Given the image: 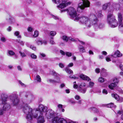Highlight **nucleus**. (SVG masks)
Segmentation results:
<instances>
[{
  "label": "nucleus",
  "instance_id": "obj_1",
  "mask_svg": "<svg viewBox=\"0 0 123 123\" xmlns=\"http://www.w3.org/2000/svg\"><path fill=\"white\" fill-rule=\"evenodd\" d=\"M81 20V22L84 23L83 24L87 27H90L93 25L96 28H102L104 26L103 24L99 22L95 14L91 15L89 18L83 17Z\"/></svg>",
  "mask_w": 123,
  "mask_h": 123
},
{
  "label": "nucleus",
  "instance_id": "obj_2",
  "mask_svg": "<svg viewBox=\"0 0 123 123\" xmlns=\"http://www.w3.org/2000/svg\"><path fill=\"white\" fill-rule=\"evenodd\" d=\"M47 108L42 104H40L38 106V109H36L35 112L36 114L38 116V118L37 123H44L45 120L44 118L45 113L47 111Z\"/></svg>",
  "mask_w": 123,
  "mask_h": 123
},
{
  "label": "nucleus",
  "instance_id": "obj_3",
  "mask_svg": "<svg viewBox=\"0 0 123 123\" xmlns=\"http://www.w3.org/2000/svg\"><path fill=\"white\" fill-rule=\"evenodd\" d=\"M67 11L68 14H69L71 19L74 20V21L79 20L80 22L83 24L84 23H82L81 21V19L83 17H87L85 16H81L78 17L76 10L73 7H69L67 9L62 10L61 11V12Z\"/></svg>",
  "mask_w": 123,
  "mask_h": 123
},
{
  "label": "nucleus",
  "instance_id": "obj_4",
  "mask_svg": "<svg viewBox=\"0 0 123 123\" xmlns=\"http://www.w3.org/2000/svg\"><path fill=\"white\" fill-rule=\"evenodd\" d=\"M23 110L26 114V118L28 120H31L33 117L36 118L37 117V115L36 114L35 112L33 113L34 110L27 105L23 107Z\"/></svg>",
  "mask_w": 123,
  "mask_h": 123
},
{
  "label": "nucleus",
  "instance_id": "obj_5",
  "mask_svg": "<svg viewBox=\"0 0 123 123\" xmlns=\"http://www.w3.org/2000/svg\"><path fill=\"white\" fill-rule=\"evenodd\" d=\"M107 22L109 26L114 28L117 26L118 23L115 16L112 14H109L107 16Z\"/></svg>",
  "mask_w": 123,
  "mask_h": 123
},
{
  "label": "nucleus",
  "instance_id": "obj_6",
  "mask_svg": "<svg viewBox=\"0 0 123 123\" xmlns=\"http://www.w3.org/2000/svg\"><path fill=\"white\" fill-rule=\"evenodd\" d=\"M90 2L88 0H81L78 4L77 11L79 12H82L86 7H89Z\"/></svg>",
  "mask_w": 123,
  "mask_h": 123
},
{
  "label": "nucleus",
  "instance_id": "obj_7",
  "mask_svg": "<svg viewBox=\"0 0 123 123\" xmlns=\"http://www.w3.org/2000/svg\"><path fill=\"white\" fill-rule=\"evenodd\" d=\"M7 97L6 95L3 94H1L0 98V104H4L3 109L5 111L8 110L10 108L9 104L6 102L7 101Z\"/></svg>",
  "mask_w": 123,
  "mask_h": 123
},
{
  "label": "nucleus",
  "instance_id": "obj_8",
  "mask_svg": "<svg viewBox=\"0 0 123 123\" xmlns=\"http://www.w3.org/2000/svg\"><path fill=\"white\" fill-rule=\"evenodd\" d=\"M118 28L119 30L123 33V22L122 15L120 13H118Z\"/></svg>",
  "mask_w": 123,
  "mask_h": 123
},
{
  "label": "nucleus",
  "instance_id": "obj_9",
  "mask_svg": "<svg viewBox=\"0 0 123 123\" xmlns=\"http://www.w3.org/2000/svg\"><path fill=\"white\" fill-rule=\"evenodd\" d=\"M52 123H68V120L56 117L52 119Z\"/></svg>",
  "mask_w": 123,
  "mask_h": 123
},
{
  "label": "nucleus",
  "instance_id": "obj_10",
  "mask_svg": "<svg viewBox=\"0 0 123 123\" xmlns=\"http://www.w3.org/2000/svg\"><path fill=\"white\" fill-rule=\"evenodd\" d=\"M10 98L12 103L14 105H16L18 104L19 102V99L16 94H12L10 95Z\"/></svg>",
  "mask_w": 123,
  "mask_h": 123
},
{
  "label": "nucleus",
  "instance_id": "obj_11",
  "mask_svg": "<svg viewBox=\"0 0 123 123\" xmlns=\"http://www.w3.org/2000/svg\"><path fill=\"white\" fill-rule=\"evenodd\" d=\"M61 0L62 3L60 4L59 5L57 6L58 8H63L70 5L71 3L70 2H68V0Z\"/></svg>",
  "mask_w": 123,
  "mask_h": 123
},
{
  "label": "nucleus",
  "instance_id": "obj_12",
  "mask_svg": "<svg viewBox=\"0 0 123 123\" xmlns=\"http://www.w3.org/2000/svg\"><path fill=\"white\" fill-rule=\"evenodd\" d=\"M55 113L54 111L52 110H49L47 111L45 113V116L47 118L50 119L54 117L55 116Z\"/></svg>",
  "mask_w": 123,
  "mask_h": 123
},
{
  "label": "nucleus",
  "instance_id": "obj_13",
  "mask_svg": "<svg viewBox=\"0 0 123 123\" xmlns=\"http://www.w3.org/2000/svg\"><path fill=\"white\" fill-rule=\"evenodd\" d=\"M25 97L27 98V100L24 101V104L25 103H29L33 100L34 99V97L32 94L29 93L28 95L26 94L25 95Z\"/></svg>",
  "mask_w": 123,
  "mask_h": 123
},
{
  "label": "nucleus",
  "instance_id": "obj_14",
  "mask_svg": "<svg viewBox=\"0 0 123 123\" xmlns=\"http://www.w3.org/2000/svg\"><path fill=\"white\" fill-rule=\"evenodd\" d=\"M123 55L121 53L119 50H117L114 53L111 55V56L113 57H121Z\"/></svg>",
  "mask_w": 123,
  "mask_h": 123
},
{
  "label": "nucleus",
  "instance_id": "obj_15",
  "mask_svg": "<svg viewBox=\"0 0 123 123\" xmlns=\"http://www.w3.org/2000/svg\"><path fill=\"white\" fill-rule=\"evenodd\" d=\"M6 20L10 24H13L14 23L15 20L11 16L8 15L6 18Z\"/></svg>",
  "mask_w": 123,
  "mask_h": 123
},
{
  "label": "nucleus",
  "instance_id": "obj_16",
  "mask_svg": "<svg viewBox=\"0 0 123 123\" xmlns=\"http://www.w3.org/2000/svg\"><path fill=\"white\" fill-rule=\"evenodd\" d=\"M56 79H57V80H54L51 79H49L47 80V81L49 82L50 83H59L60 82V79L59 78L56 77Z\"/></svg>",
  "mask_w": 123,
  "mask_h": 123
},
{
  "label": "nucleus",
  "instance_id": "obj_17",
  "mask_svg": "<svg viewBox=\"0 0 123 123\" xmlns=\"http://www.w3.org/2000/svg\"><path fill=\"white\" fill-rule=\"evenodd\" d=\"M113 8H112V10L113 11L114 9H115L116 10H118L120 9V5H119L113 3L112 4Z\"/></svg>",
  "mask_w": 123,
  "mask_h": 123
},
{
  "label": "nucleus",
  "instance_id": "obj_18",
  "mask_svg": "<svg viewBox=\"0 0 123 123\" xmlns=\"http://www.w3.org/2000/svg\"><path fill=\"white\" fill-rule=\"evenodd\" d=\"M80 77L83 80H86L87 81H90L91 80L88 76L83 74L80 75Z\"/></svg>",
  "mask_w": 123,
  "mask_h": 123
},
{
  "label": "nucleus",
  "instance_id": "obj_19",
  "mask_svg": "<svg viewBox=\"0 0 123 123\" xmlns=\"http://www.w3.org/2000/svg\"><path fill=\"white\" fill-rule=\"evenodd\" d=\"M78 47L79 51L80 53H82L85 52V49L83 46L80 45H79Z\"/></svg>",
  "mask_w": 123,
  "mask_h": 123
},
{
  "label": "nucleus",
  "instance_id": "obj_20",
  "mask_svg": "<svg viewBox=\"0 0 123 123\" xmlns=\"http://www.w3.org/2000/svg\"><path fill=\"white\" fill-rule=\"evenodd\" d=\"M89 111L91 112L93 111L94 112L98 113L99 112V110L97 109L94 107H91L89 109Z\"/></svg>",
  "mask_w": 123,
  "mask_h": 123
},
{
  "label": "nucleus",
  "instance_id": "obj_21",
  "mask_svg": "<svg viewBox=\"0 0 123 123\" xmlns=\"http://www.w3.org/2000/svg\"><path fill=\"white\" fill-rule=\"evenodd\" d=\"M110 5V2L107 3H105L102 6V9L103 10H105L107 9L108 6H109Z\"/></svg>",
  "mask_w": 123,
  "mask_h": 123
},
{
  "label": "nucleus",
  "instance_id": "obj_22",
  "mask_svg": "<svg viewBox=\"0 0 123 123\" xmlns=\"http://www.w3.org/2000/svg\"><path fill=\"white\" fill-rule=\"evenodd\" d=\"M112 96L117 100H118L120 99L119 96L117 94H112Z\"/></svg>",
  "mask_w": 123,
  "mask_h": 123
},
{
  "label": "nucleus",
  "instance_id": "obj_23",
  "mask_svg": "<svg viewBox=\"0 0 123 123\" xmlns=\"http://www.w3.org/2000/svg\"><path fill=\"white\" fill-rule=\"evenodd\" d=\"M116 86V85L114 83H112L110 85H109L108 87L111 89H113V88Z\"/></svg>",
  "mask_w": 123,
  "mask_h": 123
},
{
  "label": "nucleus",
  "instance_id": "obj_24",
  "mask_svg": "<svg viewBox=\"0 0 123 123\" xmlns=\"http://www.w3.org/2000/svg\"><path fill=\"white\" fill-rule=\"evenodd\" d=\"M65 71L66 72L69 74H73V71L71 69H68L67 68L65 69Z\"/></svg>",
  "mask_w": 123,
  "mask_h": 123
},
{
  "label": "nucleus",
  "instance_id": "obj_25",
  "mask_svg": "<svg viewBox=\"0 0 123 123\" xmlns=\"http://www.w3.org/2000/svg\"><path fill=\"white\" fill-rule=\"evenodd\" d=\"M62 39L65 42H67L69 40L68 37L66 36H63L61 37Z\"/></svg>",
  "mask_w": 123,
  "mask_h": 123
},
{
  "label": "nucleus",
  "instance_id": "obj_26",
  "mask_svg": "<svg viewBox=\"0 0 123 123\" xmlns=\"http://www.w3.org/2000/svg\"><path fill=\"white\" fill-rule=\"evenodd\" d=\"M106 106L108 108H111L112 107H116V106L114 105L113 103H111L110 104H107L106 105Z\"/></svg>",
  "mask_w": 123,
  "mask_h": 123
},
{
  "label": "nucleus",
  "instance_id": "obj_27",
  "mask_svg": "<svg viewBox=\"0 0 123 123\" xmlns=\"http://www.w3.org/2000/svg\"><path fill=\"white\" fill-rule=\"evenodd\" d=\"M86 88H80L79 91H80L81 93H85L86 91Z\"/></svg>",
  "mask_w": 123,
  "mask_h": 123
},
{
  "label": "nucleus",
  "instance_id": "obj_28",
  "mask_svg": "<svg viewBox=\"0 0 123 123\" xmlns=\"http://www.w3.org/2000/svg\"><path fill=\"white\" fill-rule=\"evenodd\" d=\"M0 41L3 43L5 42L6 41L5 38L3 36L0 37Z\"/></svg>",
  "mask_w": 123,
  "mask_h": 123
},
{
  "label": "nucleus",
  "instance_id": "obj_29",
  "mask_svg": "<svg viewBox=\"0 0 123 123\" xmlns=\"http://www.w3.org/2000/svg\"><path fill=\"white\" fill-rule=\"evenodd\" d=\"M36 43L38 45H42V39H40L37 40L36 41Z\"/></svg>",
  "mask_w": 123,
  "mask_h": 123
},
{
  "label": "nucleus",
  "instance_id": "obj_30",
  "mask_svg": "<svg viewBox=\"0 0 123 123\" xmlns=\"http://www.w3.org/2000/svg\"><path fill=\"white\" fill-rule=\"evenodd\" d=\"M53 2L55 4H61V1L60 0H52Z\"/></svg>",
  "mask_w": 123,
  "mask_h": 123
},
{
  "label": "nucleus",
  "instance_id": "obj_31",
  "mask_svg": "<svg viewBox=\"0 0 123 123\" xmlns=\"http://www.w3.org/2000/svg\"><path fill=\"white\" fill-rule=\"evenodd\" d=\"M8 54L9 55L11 56L14 55L15 54V53L12 50H8Z\"/></svg>",
  "mask_w": 123,
  "mask_h": 123
},
{
  "label": "nucleus",
  "instance_id": "obj_32",
  "mask_svg": "<svg viewBox=\"0 0 123 123\" xmlns=\"http://www.w3.org/2000/svg\"><path fill=\"white\" fill-rule=\"evenodd\" d=\"M36 79L38 82H40L41 81V77L38 75H37L36 76Z\"/></svg>",
  "mask_w": 123,
  "mask_h": 123
},
{
  "label": "nucleus",
  "instance_id": "obj_33",
  "mask_svg": "<svg viewBox=\"0 0 123 123\" xmlns=\"http://www.w3.org/2000/svg\"><path fill=\"white\" fill-rule=\"evenodd\" d=\"M56 34V32L54 31H52L49 33V35L51 36H54Z\"/></svg>",
  "mask_w": 123,
  "mask_h": 123
},
{
  "label": "nucleus",
  "instance_id": "obj_34",
  "mask_svg": "<svg viewBox=\"0 0 123 123\" xmlns=\"http://www.w3.org/2000/svg\"><path fill=\"white\" fill-rule=\"evenodd\" d=\"M50 74L55 76L57 75L56 74L55 71L54 70H51L50 72Z\"/></svg>",
  "mask_w": 123,
  "mask_h": 123
},
{
  "label": "nucleus",
  "instance_id": "obj_35",
  "mask_svg": "<svg viewBox=\"0 0 123 123\" xmlns=\"http://www.w3.org/2000/svg\"><path fill=\"white\" fill-rule=\"evenodd\" d=\"M96 15L98 17H101L103 16V15L101 14V11H99L96 13Z\"/></svg>",
  "mask_w": 123,
  "mask_h": 123
},
{
  "label": "nucleus",
  "instance_id": "obj_36",
  "mask_svg": "<svg viewBox=\"0 0 123 123\" xmlns=\"http://www.w3.org/2000/svg\"><path fill=\"white\" fill-rule=\"evenodd\" d=\"M98 80L99 82L102 83L104 82L105 80V79L101 77L99 78Z\"/></svg>",
  "mask_w": 123,
  "mask_h": 123
},
{
  "label": "nucleus",
  "instance_id": "obj_37",
  "mask_svg": "<svg viewBox=\"0 0 123 123\" xmlns=\"http://www.w3.org/2000/svg\"><path fill=\"white\" fill-rule=\"evenodd\" d=\"M32 59H36L37 58V56L34 54L32 53L30 55Z\"/></svg>",
  "mask_w": 123,
  "mask_h": 123
},
{
  "label": "nucleus",
  "instance_id": "obj_38",
  "mask_svg": "<svg viewBox=\"0 0 123 123\" xmlns=\"http://www.w3.org/2000/svg\"><path fill=\"white\" fill-rule=\"evenodd\" d=\"M85 84L84 83H82L80 85L79 87L80 88H83V87H85Z\"/></svg>",
  "mask_w": 123,
  "mask_h": 123
},
{
  "label": "nucleus",
  "instance_id": "obj_39",
  "mask_svg": "<svg viewBox=\"0 0 123 123\" xmlns=\"http://www.w3.org/2000/svg\"><path fill=\"white\" fill-rule=\"evenodd\" d=\"M66 55L68 57L71 56L72 55V53L71 52H66Z\"/></svg>",
  "mask_w": 123,
  "mask_h": 123
},
{
  "label": "nucleus",
  "instance_id": "obj_40",
  "mask_svg": "<svg viewBox=\"0 0 123 123\" xmlns=\"http://www.w3.org/2000/svg\"><path fill=\"white\" fill-rule=\"evenodd\" d=\"M38 31H35L34 33V34L33 35V36L34 37H36L38 36Z\"/></svg>",
  "mask_w": 123,
  "mask_h": 123
},
{
  "label": "nucleus",
  "instance_id": "obj_41",
  "mask_svg": "<svg viewBox=\"0 0 123 123\" xmlns=\"http://www.w3.org/2000/svg\"><path fill=\"white\" fill-rule=\"evenodd\" d=\"M94 83L93 82H90L89 83V87L91 88L92 87L94 86Z\"/></svg>",
  "mask_w": 123,
  "mask_h": 123
},
{
  "label": "nucleus",
  "instance_id": "obj_42",
  "mask_svg": "<svg viewBox=\"0 0 123 123\" xmlns=\"http://www.w3.org/2000/svg\"><path fill=\"white\" fill-rule=\"evenodd\" d=\"M19 53L20 54L21 56L22 57H25L26 56V55L24 52H22L21 51H20Z\"/></svg>",
  "mask_w": 123,
  "mask_h": 123
},
{
  "label": "nucleus",
  "instance_id": "obj_43",
  "mask_svg": "<svg viewBox=\"0 0 123 123\" xmlns=\"http://www.w3.org/2000/svg\"><path fill=\"white\" fill-rule=\"evenodd\" d=\"M52 17L53 18H54V19H55V20H59V17L57 16H56L52 15Z\"/></svg>",
  "mask_w": 123,
  "mask_h": 123
},
{
  "label": "nucleus",
  "instance_id": "obj_44",
  "mask_svg": "<svg viewBox=\"0 0 123 123\" xmlns=\"http://www.w3.org/2000/svg\"><path fill=\"white\" fill-rule=\"evenodd\" d=\"M4 110L2 108H0V115H1L3 114L4 113Z\"/></svg>",
  "mask_w": 123,
  "mask_h": 123
},
{
  "label": "nucleus",
  "instance_id": "obj_45",
  "mask_svg": "<svg viewBox=\"0 0 123 123\" xmlns=\"http://www.w3.org/2000/svg\"><path fill=\"white\" fill-rule=\"evenodd\" d=\"M12 30V28L11 26H9L7 29L6 30L7 31L10 32Z\"/></svg>",
  "mask_w": 123,
  "mask_h": 123
},
{
  "label": "nucleus",
  "instance_id": "obj_46",
  "mask_svg": "<svg viewBox=\"0 0 123 123\" xmlns=\"http://www.w3.org/2000/svg\"><path fill=\"white\" fill-rule=\"evenodd\" d=\"M53 37H51V39H52V40H50V43L51 44H55V42L52 40L53 39Z\"/></svg>",
  "mask_w": 123,
  "mask_h": 123
},
{
  "label": "nucleus",
  "instance_id": "obj_47",
  "mask_svg": "<svg viewBox=\"0 0 123 123\" xmlns=\"http://www.w3.org/2000/svg\"><path fill=\"white\" fill-rule=\"evenodd\" d=\"M19 83L22 87H26L25 85L24 84L22 83L19 80Z\"/></svg>",
  "mask_w": 123,
  "mask_h": 123
},
{
  "label": "nucleus",
  "instance_id": "obj_48",
  "mask_svg": "<svg viewBox=\"0 0 123 123\" xmlns=\"http://www.w3.org/2000/svg\"><path fill=\"white\" fill-rule=\"evenodd\" d=\"M74 86L73 87L75 89H76L78 87V86L76 84V82H74Z\"/></svg>",
  "mask_w": 123,
  "mask_h": 123
},
{
  "label": "nucleus",
  "instance_id": "obj_49",
  "mask_svg": "<svg viewBox=\"0 0 123 123\" xmlns=\"http://www.w3.org/2000/svg\"><path fill=\"white\" fill-rule=\"evenodd\" d=\"M69 77L70 78L72 79H77L78 78L76 77L74 75L73 76H69Z\"/></svg>",
  "mask_w": 123,
  "mask_h": 123
},
{
  "label": "nucleus",
  "instance_id": "obj_50",
  "mask_svg": "<svg viewBox=\"0 0 123 123\" xmlns=\"http://www.w3.org/2000/svg\"><path fill=\"white\" fill-rule=\"evenodd\" d=\"M42 44H43L44 45H46L47 43V41L45 40H43L42 39Z\"/></svg>",
  "mask_w": 123,
  "mask_h": 123
},
{
  "label": "nucleus",
  "instance_id": "obj_51",
  "mask_svg": "<svg viewBox=\"0 0 123 123\" xmlns=\"http://www.w3.org/2000/svg\"><path fill=\"white\" fill-rule=\"evenodd\" d=\"M27 30L29 32H31L33 31V28L31 27H29L27 28Z\"/></svg>",
  "mask_w": 123,
  "mask_h": 123
},
{
  "label": "nucleus",
  "instance_id": "obj_52",
  "mask_svg": "<svg viewBox=\"0 0 123 123\" xmlns=\"http://www.w3.org/2000/svg\"><path fill=\"white\" fill-rule=\"evenodd\" d=\"M114 83H118V80L117 78H115L113 80Z\"/></svg>",
  "mask_w": 123,
  "mask_h": 123
},
{
  "label": "nucleus",
  "instance_id": "obj_53",
  "mask_svg": "<svg viewBox=\"0 0 123 123\" xmlns=\"http://www.w3.org/2000/svg\"><path fill=\"white\" fill-rule=\"evenodd\" d=\"M19 32L18 31H16L14 33V34L16 36H18L19 35Z\"/></svg>",
  "mask_w": 123,
  "mask_h": 123
},
{
  "label": "nucleus",
  "instance_id": "obj_54",
  "mask_svg": "<svg viewBox=\"0 0 123 123\" xmlns=\"http://www.w3.org/2000/svg\"><path fill=\"white\" fill-rule=\"evenodd\" d=\"M59 67L62 68L64 67V64L62 63H60L59 64Z\"/></svg>",
  "mask_w": 123,
  "mask_h": 123
},
{
  "label": "nucleus",
  "instance_id": "obj_55",
  "mask_svg": "<svg viewBox=\"0 0 123 123\" xmlns=\"http://www.w3.org/2000/svg\"><path fill=\"white\" fill-rule=\"evenodd\" d=\"M30 48L32 50H34V51L36 50V47L33 45H31L30 46Z\"/></svg>",
  "mask_w": 123,
  "mask_h": 123
},
{
  "label": "nucleus",
  "instance_id": "obj_56",
  "mask_svg": "<svg viewBox=\"0 0 123 123\" xmlns=\"http://www.w3.org/2000/svg\"><path fill=\"white\" fill-rule=\"evenodd\" d=\"M74 98L75 99L78 100L80 99V97L79 95H77L75 96Z\"/></svg>",
  "mask_w": 123,
  "mask_h": 123
},
{
  "label": "nucleus",
  "instance_id": "obj_57",
  "mask_svg": "<svg viewBox=\"0 0 123 123\" xmlns=\"http://www.w3.org/2000/svg\"><path fill=\"white\" fill-rule=\"evenodd\" d=\"M106 61L107 62H109L111 61V59L108 56H107L106 57Z\"/></svg>",
  "mask_w": 123,
  "mask_h": 123
},
{
  "label": "nucleus",
  "instance_id": "obj_58",
  "mask_svg": "<svg viewBox=\"0 0 123 123\" xmlns=\"http://www.w3.org/2000/svg\"><path fill=\"white\" fill-rule=\"evenodd\" d=\"M68 123H77L76 122H74L72 120H68Z\"/></svg>",
  "mask_w": 123,
  "mask_h": 123
},
{
  "label": "nucleus",
  "instance_id": "obj_59",
  "mask_svg": "<svg viewBox=\"0 0 123 123\" xmlns=\"http://www.w3.org/2000/svg\"><path fill=\"white\" fill-rule=\"evenodd\" d=\"M60 53L63 55H65L66 54V53H65L64 51L62 50H60Z\"/></svg>",
  "mask_w": 123,
  "mask_h": 123
},
{
  "label": "nucleus",
  "instance_id": "obj_60",
  "mask_svg": "<svg viewBox=\"0 0 123 123\" xmlns=\"http://www.w3.org/2000/svg\"><path fill=\"white\" fill-rule=\"evenodd\" d=\"M102 92L103 93L105 94H107L108 93L107 91L105 89H104L103 90Z\"/></svg>",
  "mask_w": 123,
  "mask_h": 123
},
{
  "label": "nucleus",
  "instance_id": "obj_61",
  "mask_svg": "<svg viewBox=\"0 0 123 123\" xmlns=\"http://www.w3.org/2000/svg\"><path fill=\"white\" fill-rule=\"evenodd\" d=\"M95 72L97 73H99L100 72V69L98 68H97L95 69Z\"/></svg>",
  "mask_w": 123,
  "mask_h": 123
},
{
  "label": "nucleus",
  "instance_id": "obj_62",
  "mask_svg": "<svg viewBox=\"0 0 123 123\" xmlns=\"http://www.w3.org/2000/svg\"><path fill=\"white\" fill-rule=\"evenodd\" d=\"M123 113V111H118L117 112V114H119L120 115L121 114H122Z\"/></svg>",
  "mask_w": 123,
  "mask_h": 123
},
{
  "label": "nucleus",
  "instance_id": "obj_63",
  "mask_svg": "<svg viewBox=\"0 0 123 123\" xmlns=\"http://www.w3.org/2000/svg\"><path fill=\"white\" fill-rule=\"evenodd\" d=\"M65 86V85L64 84L62 83L61 84L60 86V88H62L64 87Z\"/></svg>",
  "mask_w": 123,
  "mask_h": 123
},
{
  "label": "nucleus",
  "instance_id": "obj_64",
  "mask_svg": "<svg viewBox=\"0 0 123 123\" xmlns=\"http://www.w3.org/2000/svg\"><path fill=\"white\" fill-rule=\"evenodd\" d=\"M57 106L59 108L61 109L62 108V105L61 104H59Z\"/></svg>",
  "mask_w": 123,
  "mask_h": 123
}]
</instances>
